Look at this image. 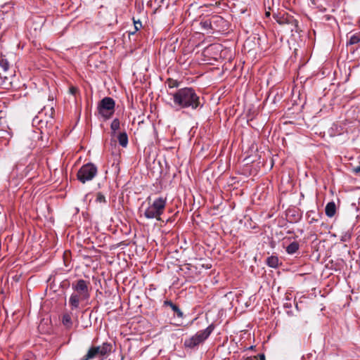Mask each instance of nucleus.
Listing matches in <instances>:
<instances>
[{"mask_svg": "<svg viewBox=\"0 0 360 360\" xmlns=\"http://www.w3.org/2000/svg\"><path fill=\"white\" fill-rule=\"evenodd\" d=\"M174 106L179 109L200 110L205 103L203 97L198 95L192 87H184L171 94Z\"/></svg>", "mask_w": 360, "mask_h": 360, "instance_id": "1", "label": "nucleus"}, {"mask_svg": "<svg viewBox=\"0 0 360 360\" xmlns=\"http://www.w3.org/2000/svg\"><path fill=\"white\" fill-rule=\"evenodd\" d=\"M72 289L74 292L70 296L69 305L72 310H77L80 302L90 298V282L84 279L77 280L72 283Z\"/></svg>", "mask_w": 360, "mask_h": 360, "instance_id": "2", "label": "nucleus"}, {"mask_svg": "<svg viewBox=\"0 0 360 360\" xmlns=\"http://www.w3.org/2000/svg\"><path fill=\"white\" fill-rule=\"evenodd\" d=\"M148 206L143 212V216L148 219H155L160 221V216L164 213L167 205V198L159 197L150 202V198H147Z\"/></svg>", "mask_w": 360, "mask_h": 360, "instance_id": "3", "label": "nucleus"}, {"mask_svg": "<svg viewBox=\"0 0 360 360\" xmlns=\"http://www.w3.org/2000/svg\"><path fill=\"white\" fill-rule=\"evenodd\" d=\"M214 326L213 324H210L205 330H200L195 335L188 339H186L184 344L185 347L193 349L198 347L208 338V337L214 330Z\"/></svg>", "mask_w": 360, "mask_h": 360, "instance_id": "4", "label": "nucleus"}, {"mask_svg": "<svg viewBox=\"0 0 360 360\" xmlns=\"http://www.w3.org/2000/svg\"><path fill=\"white\" fill-rule=\"evenodd\" d=\"M115 103L110 97L103 98L98 105V113L105 119L108 120L112 117L115 112Z\"/></svg>", "mask_w": 360, "mask_h": 360, "instance_id": "5", "label": "nucleus"}, {"mask_svg": "<svg viewBox=\"0 0 360 360\" xmlns=\"http://www.w3.org/2000/svg\"><path fill=\"white\" fill-rule=\"evenodd\" d=\"M97 174V167L92 163L84 165L77 172V179L84 184L92 180Z\"/></svg>", "mask_w": 360, "mask_h": 360, "instance_id": "6", "label": "nucleus"}, {"mask_svg": "<svg viewBox=\"0 0 360 360\" xmlns=\"http://www.w3.org/2000/svg\"><path fill=\"white\" fill-rule=\"evenodd\" d=\"M11 76L9 63L4 56L0 55V84L6 83Z\"/></svg>", "mask_w": 360, "mask_h": 360, "instance_id": "7", "label": "nucleus"}, {"mask_svg": "<svg viewBox=\"0 0 360 360\" xmlns=\"http://www.w3.org/2000/svg\"><path fill=\"white\" fill-rule=\"evenodd\" d=\"M98 356H101L99 347L92 346L89 348L86 354L80 360H91Z\"/></svg>", "mask_w": 360, "mask_h": 360, "instance_id": "8", "label": "nucleus"}, {"mask_svg": "<svg viewBox=\"0 0 360 360\" xmlns=\"http://www.w3.org/2000/svg\"><path fill=\"white\" fill-rule=\"evenodd\" d=\"M347 41L346 43L347 46H351L352 45L357 44L360 42V35L359 33H355L353 34H350V33L347 35Z\"/></svg>", "mask_w": 360, "mask_h": 360, "instance_id": "9", "label": "nucleus"}, {"mask_svg": "<svg viewBox=\"0 0 360 360\" xmlns=\"http://www.w3.org/2000/svg\"><path fill=\"white\" fill-rule=\"evenodd\" d=\"M307 217L309 224L317 222L320 220L321 215L316 211L310 210L307 212Z\"/></svg>", "mask_w": 360, "mask_h": 360, "instance_id": "10", "label": "nucleus"}, {"mask_svg": "<svg viewBox=\"0 0 360 360\" xmlns=\"http://www.w3.org/2000/svg\"><path fill=\"white\" fill-rule=\"evenodd\" d=\"M325 212L326 216L328 217H333L335 214L336 205L333 201L327 203L325 207Z\"/></svg>", "mask_w": 360, "mask_h": 360, "instance_id": "11", "label": "nucleus"}, {"mask_svg": "<svg viewBox=\"0 0 360 360\" xmlns=\"http://www.w3.org/2000/svg\"><path fill=\"white\" fill-rule=\"evenodd\" d=\"M164 305L169 306L178 317H179V318L183 317V312L179 308V307L177 305L174 304L171 300H165L164 302Z\"/></svg>", "mask_w": 360, "mask_h": 360, "instance_id": "12", "label": "nucleus"}, {"mask_svg": "<svg viewBox=\"0 0 360 360\" xmlns=\"http://www.w3.org/2000/svg\"><path fill=\"white\" fill-rule=\"evenodd\" d=\"M299 243L297 241H293L285 247V251L289 255H293L299 250Z\"/></svg>", "mask_w": 360, "mask_h": 360, "instance_id": "13", "label": "nucleus"}, {"mask_svg": "<svg viewBox=\"0 0 360 360\" xmlns=\"http://www.w3.org/2000/svg\"><path fill=\"white\" fill-rule=\"evenodd\" d=\"M98 347L101 356H104L111 352L112 345L108 342H104Z\"/></svg>", "mask_w": 360, "mask_h": 360, "instance_id": "14", "label": "nucleus"}, {"mask_svg": "<svg viewBox=\"0 0 360 360\" xmlns=\"http://www.w3.org/2000/svg\"><path fill=\"white\" fill-rule=\"evenodd\" d=\"M119 144L123 148H126L128 145V136L125 131L120 132L117 136Z\"/></svg>", "mask_w": 360, "mask_h": 360, "instance_id": "15", "label": "nucleus"}, {"mask_svg": "<svg viewBox=\"0 0 360 360\" xmlns=\"http://www.w3.org/2000/svg\"><path fill=\"white\" fill-rule=\"evenodd\" d=\"M266 264L270 267L276 268L278 266V258L276 256L267 257Z\"/></svg>", "mask_w": 360, "mask_h": 360, "instance_id": "16", "label": "nucleus"}, {"mask_svg": "<svg viewBox=\"0 0 360 360\" xmlns=\"http://www.w3.org/2000/svg\"><path fill=\"white\" fill-rule=\"evenodd\" d=\"M120 122L119 119L115 118L112 120L110 124L111 135L115 136L116 131L120 129Z\"/></svg>", "mask_w": 360, "mask_h": 360, "instance_id": "17", "label": "nucleus"}, {"mask_svg": "<svg viewBox=\"0 0 360 360\" xmlns=\"http://www.w3.org/2000/svg\"><path fill=\"white\" fill-rule=\"evenodd\" d=\"M63 324L68 328H71L72 321L71 316L69 314H64L62 318Z\"/></svg>", "mask_w": 360, "mask_h": 360, "instance_id": "18", "label": "nucleus"}, {"mask_svg": "<svg viewBox=\"0 0 360 360\" xmlns=\"http://www.w3.org/2000/svg\"><path fill=\"white\" fill-rule=\"evenodd\" d=\"M166 84L169 89L177 88L180 85V82L179 81L172 78H168L166 81Z\"/></svg>", "mask_w": 360, "mask_h": 360, "instance_id": "19", "label": "nucleus"}, {"mask_svg": "<svg viewBox=\"0 0 360 360\" xmlns=\"http://www.w3.org/2000/svg\"><path fill=\"white\" fill-rule=\"evenodd\" d=\"M7 129H8V127L6 124L4 119L0 117V132L8 134Z\"/></svg>", "mask_w": 360, "mask_h": 360, "instance_id": "20", "label": "nucleus"}, {"mask_svg": "<svg viewBox=\"0 0 360 360\" xmlns=\"http://www.w3.org/2000/svg\"><path fill=\"white\" fill-rule=\"evenodd\" d=\"M96 202H98V203H105V204L107 202L105 197L101 192H98L96 193Z\"/></svg>", "mask_w": 360, "mask_h": 360, "instance_id": "21", "label": "nucleus"}, {"mask_svg": "<svg viewBox=\"0 0 360 360\" xmlns=\"http://www.w3.org/2000/svg\"><path fill=\"white\" fill-rule=\"evenodd\" d=\"M53 118L52 117V115L49 116L46 120H39V124H40V127H43V124H45V125L46 126L49 123L50 124V125H52L53 124Z\"/></svg>", "mask_w": 360, "mask_h": 360, "instance_id": "22", "label": "nucleus"}, {"mask_svg": "<svg viewBox=\"0 0 360 360\" xmlns=\"http://www.w3.org/2000/svg\"><path fill=\"white\" fill-rule=\"evenodd\" d=\"M245 360H265V355L264 354H259L258 356H248Z\"/></svg>", "mask_w": 360, "mask_h": 360, "instance_id": "23", "label": "nucleus"}, {"mask_svg": "<svg viewBox=\"0 0 360 360\" xmlns=\"http://www.w3.org/2000/svg\"><path fill=\"white\" fill-rule=\"evenodd\" d=\"M351 238V233L349 231L345 232L341 236V241L347 242Z\"/></svg>", "mask_w": 360, "mask_h": 360, "instance_id": "24", "label": "nucleus"}, {"mask_svg": "<svg viewBox=\"0 0 360 360\" xmlns=\"http://www.w3.org/2000/svg\"><path fill=\"white\" fill-rule=\"evenodd\" d=\"M286 300H287V302L283 304L284 308H291L292 307V304L290 302V298L288 296H287L286 297Z\"/></svg>", "mask_w": 360, "mask_h": 360, "instance_id": "25", "label": "nucleus"}, {"mask_svg": "<svg viewBox=\"0 0 360 360\" xmlns=\"http://www.w3.org/2000/svg\"><path fill=\"white\" fill-rule=\"evenodd\" d=\"M134 29H135V32H136V31H137V30H139L140 29V27H141V22H139H139H136V21H134Z\"/></svg>", "mask_w": 360, "mask_h": 360, "instance_id": "26", "label": "nucleus"}, {"mask_svg": "<svg viewBox=\"0 0 360 360\" xmlns=\"http://www.w3.org/2000/svg\"><path fill=\"white\" fill-rule=\"evenodd\" d=\"M353 171L355 172V173H359L360 172V165L356 167H354L353 169Z\"/></svg>", "mask_w": 360, "mask_h": 360, "instance_id": "27", "label": "nucleus"}, {"mask_svg": "<svg viewBox=\"0 0 360 360\" xmlns=\"http://www.w3.org/2000/svg\"><path fill=\"white\" fill-rule=\"evenodd\" d=\"M6 135H9V133L8 134H4L2 132H0V138H5Z\"/></svg>", "mask_w": 360, "mask_h": 360, "instance_id": "28", "label": "nucleus"}, {"mask_svg": "<svg viewBox=\"0 0 360 360\" xmlns=\"http://www.w3.org/2000/svg\"><path fill=\"white\" fill-rule=\"evenodd\" d=\"M75 91H76V89L75 88H71L70 89V91H71L72 94H75Z\"/></svg>", "mask_w": 360, "mask_h": 360, "instance_id": "29", "label": "nucleus"}, {"mask_svg": "<svg viewBox=\"0 0 360 360\" xmlns=\"http://www.w3.org/2000/svg\"><path fill=\"white\" fill-rule=\"evenodd\" d=\"M350 51H351L352 53H354V52L355 51V49H352V48H351V49H350Z\"/></svg>", "mask_w": 360, "mask_h": 360, "instance_id": "30", "label": "nucleus"}, {"mask_svg": "<svg viewBox=\"0 0 360 360\" xmlns=\"http://www.w3.org/2000/svg\"><path fill=\"white\" fill-rule=\"evenodd\" d=\"M51 115H52L53 113V108H51Z\"/></svg>", "mask_w": 360, "mask_h": 360, "instance_id": "31", "label": "nucleus"}, {"mask_svg": "<svg viewBox=\"0 0 360 360\" xmlns=\"http://www.w3.org/2000/svg\"><path fill=\"white\" fill-rule=\"evenodd\" d=\"M253 348H254V346H250V347H249V349H253Z\"/></svg>", "mask_w": 360, "mask_h": 360, "instance_id": "32", "label": "nucleus"}, {"mask_svg": "<svg viewBox=\"0 0 360 360\" xmlns=\"http://www.w3.org/2000/svg\"><path fill=\"white\" fill-rule=\"evenodd\" d=\"M37 119H38V117H37L36 118L33 119V121L35 122L36 120H37Z\"/></svg>", "mask_w": 360, "mask_h": 360, "instance_id": "33", "label": "nucleus"}, {"mask_svg": "<svg viewBox=\"0 0 360 360\" xmlns=\"http://www.w3.org/2000/svg\"><path fill=\"white\" fill-rule=\"evenodd\" d=\"M277 21L279 22V24H282L283 23V22H281V21H279V20H277Z\"/></svg>", "mask_w": 360, "mask_h": 360, "instance_id": "34", "label": "nucleus"}]
</instances>
